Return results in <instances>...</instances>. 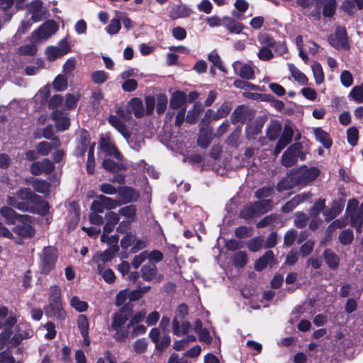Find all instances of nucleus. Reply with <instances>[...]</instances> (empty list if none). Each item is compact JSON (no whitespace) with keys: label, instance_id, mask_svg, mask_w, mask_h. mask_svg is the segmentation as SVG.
<instances>
[{"label":"nucleus","instance_id":"f257e3e1","mask_svg":"<svg viewBox=\"0 0 363 363\" xmlns=\"http://www.w3.org/2000/svg\"><path fill=\"white\" fill-rule=\"evenodd\" d=\"M7 204L21 211H28L45 215L48 213V203L28 188H21L16 193V197L9 196Z\"/></svg>","mask_w":363,"mask_h":363},{"label":"nucleus","instance_id":"f03ea898","mask_svg":"<svg viewBox=\"0 0 363 363\" xmlns=\"http://www.w3.org/2000/svg\"><path fill=\"white\" fill-rule=\"evenodd\" d=\"M128 319V315L123 310L114 313L111 328L115 330L113 337L118 341H123L128 336L127 330H122V327Z\"/></svg>","mask_w":363,"mask_h":363},{"label":"nucleus","instance_id":"7ed1b4c3","mask_svg":"<svg viewBox=\"0 0 363 363\" xmlns=\"http://www.w3.org/2000/svg\"><path fill=\"white\" fill-rule=\"evenodd\" d=\"M305 155L301 143L293 144L284 152L281 157L282 164L287 167H291L298 162V159L303 160Z\"/></svg>","mask_w":363,"mask_h":363},{"label":"nucleus","instance_id":"20e7f679","mask_svg":"<svg viewBox=\"0 0 363 363\" xmlns=\"http://www.w3.org/2000/svg\"><path fill=\"white\" fill-rule=\"evenodd\" d=\"M358 205L359 202L357 199H350L346 208V214L350 218V225L355 228L357 233H361L363 215L357 211Z\"/></svg>","mask_w":363,"mask_h":363},{"label":"nucleus","instance_id":"39448f33","mask_svg":"<svg viewBox=\"0 0 363 363\" xmlns=\"http://www.w3.org/2000/svg\"><path fill=\"white\" fill-rule=\"evenodd\" d=\"M58 29L57 23L52 20L45 22L38 30L32 33V41L39 43L46 40L55 34Z\"/></svg>","mask_w":363,"mask_h":363},{"label":"nucleus","instance_id":"423d86ee","mask_svg":"<svg viewBox=\"0 0 363 363\" xmlns=\"http://www.w3.org/2000/svg\"><path fill=\"white\" fill-rule=\"evenodd\" d=\"M71 50L69 42L63 38L57 46H49L45 50V55L48 60L53 61L69 53Z\"/></svg>","mask_w":363,"mask_h":363},{"label":"nucleus","instance_id":"0eeeda50","mask_svg":"<svg viewBox=\"0 0 363 363\" xmlns=\"http://www.w3.org/2000/svg\"><path fill=\"white\" fill-rule=\"evenodd\" d=\"M21 224L14 227L13 231L18 235L23 238H30L35 234V230L32 226L31 217L27 215H22L18 220Z\"/></svg>","mask_w":363,"mask_h":363},{"label":"nucleus","instance_id":"6e6552de","mask_svg":"<svg viewBox=\"0 0 363 363\" xmlns=\"http://www.w3.org/2000/svg\"><path fill=\"white\" fill-rule=\"evenodd\" d=\"M56 250L48 247L44 249L41 259V271L48 273L54 267L56 261Z\"/></svg>","mask_w":363,"mask_h":363},{"label":"nucleus","instance_id":"1a4fd4ad","mask_svg":"<svg viewBox=\"0 0 363 363\" xmlns=\"http://www.w3.org/2000/svg\"><path fill=\"white\" fill-rule=\"evenodd\" d=\"M54 170V165L48 159L40 162H33L30 167V171L33 175H40L43 173L50 174Z\"/></svg>","mask_w":363,"mask_h":363},{"label":"nucleus","instance_id":"9d476101","mask_svg":"<svg viewBox=\"0 0 363 363\" xmlns=\"http://www.w3.org/2000/svg\"><path fill=\"white\" fill-rule=\"evenodd\" d=\"M294 130L291 126L286 125L274 148V155H277L291 141Z\"/></svg>","mask_w":363,"mask_h":363},{"label":"nucleus","instance_id":"9b49d317","mask_svg":"<svg viewBox=\"0 0 363 363\" xmlns=\"http://www.w3.org/2000/svg\"><path fill=\"white\" fill-rule=\"evenodd\" d=\"M235 72L241 78L245 79H252L254 78V67L248 64L236 61L233 64Z\"/></svg>","mask_w":363,"mask_h":363},{"label":"nucleus","instance_id":"f8f14e48","mask_svg":"<svg viewBox=\"0 0 363 363\" xmlns=\"http://www.w3.org/2000/svg\"><path fill=\"white\" fill-rule=\"evenodd\" d=\"M319 174V170L315 167L301 169L298 172V179L296 183L307 184L313 181Z\"/></svg>","mask_w":363,"mask_h":363},{"label":"nucleus","instance_id":"ddd939ff","mask_svg":"<svg viewBox=\"0 0 363 363\" xmlns=\"http://www.w3.org/2000/svg\"><path fill=\"white\" fill-rule=\"evenodd\" d=\"M77 328L83 337V345L89 346L90 344V340L89 337V324L88 318L84 315H80L77 318Z\"/></svg>","mask_w":363,"mask_h":363},{"label":"nucleus","instance_id":"4468645a","mask_svg":"<svg viewBox=\"0 0 363 363\" xmlns=\"http://www.w3.org/2000/svg\"><path fill=\"white\" fill-rule=\"evenodd\" d=\"M51 118L56 122V128L60 131H63L69 128V119L64 112L56 110L51 114Z\"/></svg>","mask_w":363,"mask_h":363},{"label":"nucleus","instance_id":"2eb2a0df","mask_svg":"<svg viewBox=\"0 0 363 363\" xmlns=\"http://www.w3.org/2000/svg\"><path fill=\"white\" fill-rule=\"evenodd\" d=\"M193 329L197 334L200 342L210 344L212 340V337L208 329L203 328V323L201 320L196 319L193 325Z\"/></svg>","mask_w":363,"mask_h":363},{"label":"nucleus","instance_id":"dca6fc26","mask_svg":"<svg viewBox=\"0 0 363 363\" xmlns=\"http://www.w3.org/2000/svg\"><path fill=\"white\" fill-rule=\"evenodd\" d=\"M347 38L346 30L343 27H337L335 30L334 38L330 39V44L336 47L344 48L347 45Z\"/></svg>","mask_w":363,"mask_h":363},{"label":"nucleus","instance_id":"f3484780","mask_svg":"<svg viewBox=\"0 0 363 363\" xmlns=\"http://www.w3.org/2000/svg\"><path fill=\"white\" fill-rule=\"evenodd\" d=\"M191 323L188 321L179 322L177 317H174L172 320V327L173 334L180 337L186 335L191 328Z\"/></svg>","mask_w":363,"mask_h":363},{"label":"nucleus","instance_id":"a211bd4d","mask_svg":"<svg viewBox=\"0 0 363 363\" xmlns=\"http://www.w3.org/2000/svg\"><path fill=\"white\" fill-rule=\"evenodd\" d=\"M127 111L133 113L136 118H140L145 114V109L141 99L138 98L132 99L127 105Z\"/></svg>","mask_w":363,"mask_h":363},{"label":"nucleus","instance_id":"6ab92c4d","mask_svg":"<svg viewBox=\"0 0 363 363\" xmlns=\"http://www.w3.org/2000/svg\"><path fill=\"white\" fill-rule=\"evenodd\" d=\"M118 245H114L109 249L105 250L104 252L97 253L93 258L94 261L98 263V264H101L100 262H101L103 264L109 262L112 259V258L114 257L115 254L118 252Z\"/></svg>","mask_w":363,"mask_h":363},{"label":"nucleus","instance_id":"aec40b11","mask_svg":"<svg viewBox=\"0 0 363 363\" xmlns=\"http://www.w3.org/2000/svg\"><path fill=\"white\" fill-rule=\"evenodd\" d=\"M317 8L320 9L321 4H323V13L326 17H331L333 16L335 9L336 3L335 0H313Z\"/></svg>","mask_w":363,"mask_h":363},{"label":"nucleus","instance_id":"412c9836","mask_svg":"<svg viewBox=\"0 0 363 363\" xmlns=\"http://www.w3.org/2000/svg\"><path fill=\"white\" fill-rule=\"evenodd\" d=\"M100 147L103 151L111 156H113L118 160H121V155L112 143L107 138L101 140Z\"/></svg>","mask_w":363,"mask_h":363},{"label":"nucleus","instance_id":"4be33fe9","mask_svg":"<svg viewBox=\"0 0 363 363\" xmlns=\"http://www.w3.org/2000/svg\"><path fill=\"white\" fill-rule=\"evenodd\" d=\"M28 11L32 14L31 18L34 22L40 21L44 14L42 2L39 1L32 2L29 5Z\"/></svg>","mask_w":363,"mask_h":363},{"label":"nucleus","instance_id":"5701e85b","mask_svg":"<svg viewBox=\"0 0 363 363\" xmlns=\"http://www.w3.org/2000/svg\"><path fill=\"white\" fill-rule=\"evenodd\" d=\"M118 195L122 199V203H128L136 200L139 194L137 191L129 187H121L118 190Z\"/></svg>","mask_w":363,"mask_h":363},{"label":"nucleus","instance_id":"b1692460","mask_svg":"<svg viewBox=\"0 0 363 363\" xmlns=\"http://www.w3.org/2000/svg\"><path fill=\"white\" fill-rule=\"evenodd\" d=\"M105 219L106 220V224L104 227V233H109L112 232L115 228V225L119 222L118 214L113 212L109 211L105 215Z\"/></svg>","mask_w":363,"mask_h":363},{"label":"nucleus","instance_id":"393cba45","mask_svg":"<svg viewBox=\"0 0 363 363\" xmlns=\"http://www.w3.org/2000/svg\"><path fill=\"white\" fill-rule=\"evenodd\" d=\"M45 311L46 313L50 316H55L58 318H63L65 316V312L62 309L61 301L49 303Z\"/></svg>","mask_w":363,"mask_h":363},{"label":"nucleus","instance_id":"a878e982","mask_svg":"<svg viewBox=\"0 0 363 363\" xmlns=\"http://www.w3.org/2000/svg\"><path fill=\"white\" fill-rule=\"evenodd\" d=\"M52 140V145L50 143L45 141L39 143L36 146L37 152L40 155L45 156L51 151L52 146L57 147L60 145V142L57 138H54Z\"/></svg>","mask_w":363,"mask_h":363},{"label":"nucleus","instance_id":"bb28decb","mask_svg":"<svg viewBox=\"0 0 363 363\" xmlns=\"http://www.w3.org/2000/svg\"><path fill=\"white\" fill-rule=\"evenodd\" d=\"M311 195L309 194H302L294 196L282 207L283 211L289 212L292 211L296 206L306 200Z\"/></svg>","mask_w":363,"mask_h":363},{"label":"nucleus","instance_id":"cd10ccee","mask_svg":"<svg viewBox=\"0 0 363 363\" xmlns=\"http://www.w3.org/2000/svg\"><path fill=\"white\" fill-rule=\"evenodd\" d=\"M191 13V9H189L186 6L179 5L172 8L169 13V17L172 19L186 18L188 17Z\"/></svg>","mask_w":363,"mask_h":363},{"label":"nucleus","instance_id":"c85d7f7f","mask_svg":"<svg viewBox=\"0 0 363 363\" xmlns=\"http://www.w3.org/2000/svg\"><path fill=\"white\" fill-rule=\"evenodd\" d=\"M186 101V95L184 92L176 91L173 93L169 102V106L173 109L182 108Z\"/></svg>","mask_w":363,"mask_h":363},{"label":"nucleus","instance_id":"c756f323","mask_svg":"<svg viewBox=\"0 0 363 363\" xmlns=\"http://www.w3.org/2000/svg\"><path fill=\"white\" fill-rule=\"evenodd\" d=\"M33 189L38 193L43 194H48L50 193V183L43 179H34L30 182Z\"/></svg>","mask_w":363,"mask_h":363},{"label":"nucleus","instance_id":"7c9ffc66","mask_svg":"<svg viewBox=\"0 0 363 363\" xmlns=\"http://www.w3.org/2000/svg\"><path fill=\"white\" fill-rule=\"evenodd\" d=\"M314 134L316 140L320 142L325 148H329L332 145V140L329 135L320 128L314 129Z\"/></svg>","mask_w":363,"mask_h":363},{"label":"nucleus","instance_id":"2f4dec72","mask_svg":"<svg viewBox=\"0 0 363 363\" xmlns=\"http://www.w3.org/2000/svg\"><path fill=\"white\" fill-rule=\"evenodd\" d=\"M274 259V254L272 251H267L260 257L255 264V269L257 271L262 270L267 265L271 264Z\"/></svg>","mask_w":363,"mask_h":363},{"label":"nucleus","instance_id":"473e14b6","mask_svg":"<svg viewBox=\"0 0 363 363\" xmlns=\"http://www.w3.org/2000/svg\"><path fill=\"white\" fill-rule=\"evenodd\" d=\"M289 69L291 72L292 77L298 84H300L301 85H306L308 84V79L307 77L294 65L289 64Z\"/></svg>","mask_w":363,"mask_h":363},{"label":"nucleus","instance_id":"72a5a7b5","mask_svg":"<svg viewBox=\"0 0 363 363\" xmlns=\"http://www.w3.org/2000/svg\"><path fill=\"white\" fill-rule=\"evenodd\" d=\"M0 212L1 216L5 218L6 223L9 224H13L16 220H19L20 216H21L16 213L14 210L7 206L2 207Z\"/></svg>","mask_w":363,"mask_h":363},{"label":"nucleus","instance_id":"f704fd0d","mask_svg":"<svg viewBox=\"0 0 363 363\" xmlns=\"http://www.w3.org/2000/svg\"><path fill=\"white\" fill-rule=\"evenodd\" d=\"M108 121L124 138H128L129 134L125 125L117 116H111Z\"/></svg>","mask_w":363,"mask_h":363},{"label":"nucleus","instance_id":"c9c22d12","mask_svg":"<svg viewBox=\"0 0 363 363\" xmlns=\"http://www.w3.org/2000/svg\"><path fill=\"white\" fill-rule=\"evenodd\" d=\"M363 8V0H345L342 4L343 9L350 15L354 12L355 7Z\"/></svg>","mask_w":363,"mask_h":363},{"label":"nucleus","instance_id":"e433bc0d","mask_svg":"<svg viewBox=\"0 0 363 363\" xmlns=\"http://www.w3.org/2000/svg\"><path fill=\"white\" fill-rule=\"evenodd\" d=\"M118 214L126 218L130 222H133L136 216V208L133 205L126 206L119 209Z\"/></svg>","mask_w":363,"mask_h":363},{"label":"nucleus","instance_id":"4c0bfd02","mask_svg":"<svg viewBox=\"0 0 363 363\" xmlns=\"http://www.w3.org/2000/svg\"><path fill=\"white\" fill-rule=\"evenodd\" d=\"M324 259L328 266L331 269H335L339 265V258L330 250H326L324 252Z\"/></svg>","mask_w":363,"mask_h":363},{"label":"nucleus","instance_id":"58836bf2","mask_svg":"<svg viewBox=\"0 0 363 363\" xmlns=\"http://www.w3.org/2000/svg\"><path fill=\"white\" fill-rule=\"evenodd\" d=\"M349 98L358 104L363 103V83L354 86L349 94Z\"/></svg>","mask_w":363,"mask_h":363},{"label":"nucleus","instance_id":"ea45409f","mask_svg":"<svg viewBox=\"0 0 363 363\" xmlns=\"http://www.w3.org/2000/svg\"><path fill=\"white\" fill-rule=\"evenodd\" d=\"M102 264H99L97 266V272L101 274L103 277L104 280L108 284H112L114 282L116 276L113 270L107 269L103 271Z\"/></svg>","mask_w":363,"mask_h":363},{"label":"nucleus","instance_id":"a19ab883","mask_svg":"<svg viewBox=\"0 0 363 363\" xmlns=\"http://www.w3.org/2000/svg\"><path fill=\"white\" fill-rule=\"evenodd\" d=\"M142 277L147 280L151 281L156 276L157 269L154 264L144 265L142 269Z\"/></svg>","mask_w":363,"mask_h":363},{"label":"nucleus","instance_id":"79ce46f5","mask_svg":"<svg viewBox=\"0 0 363 363\" xmlns=\"http://www.w3.org/2000/svg\"><path fill=\"white\" fill-rule=\"evenodd\" d=\"M258 215H259V213H258L257 208L255 207V203L245 206L240 212V216L245 219H248Z\"/></svg>","mask_w":363,"mask_h":363},{"label":"nucleus","instance_id":"37998d69","mask_svg":"<svg viewBox=\"0 0 363 363\" xmlns=\"http://www.w3.org/2000/svg\"><path fill=\"white\" fill-rule=\"evenodd\" d=\"M311 68L316 84H320L323 83L324 81V74L320 64L315 62L313 63Z\"/></svg>","mask_w":363,"mask_h":363},{"label":"nucleus","instance_id":"c03bdc74","mask_svg":"<svg viewBox=\"0 0 363 363\" xmlns=\"http://www.w3.org/2000/svg\"><path fill=\"white\" fill-rule=\"evenodd\" d=\"M230 111V108L228 105L223 104L219 109H218L216 113H214L213 110L208 109L206 113V117H213V118L224 117L228 114Z\"/></svg>","mask_w":363,"mask_h":363},{"label":"nucleus","instance_id":"a18cd8bd","mask_svg":"<svg viewBox=\"0 0 363 363\" xmlns=\"http://www.w3.org/2000/svg\"><path fill=\"white\" fill-rule=\"evenodd\" d=\"M202 110L203 108L200 104H194L193 108L188 112L186 122L189 123H196Z\"/></svg>","mask_w":363,"mask_h":363},{"label":"nucleus","instance_id":"49530a36","mask_svg":"<svg viewBox=\"0 0 363 363\" xmlns=\"http://www.w3.org/2000/svg\"><path fill=\"white\" fill-rule=\"evenodd\" d=\"M70 305L79 312L86 311L88 308L87 303L80 300L77 296H74L71 298Z\"/></svg>","mask_w":363,"mask_h":363},{"label":"nucleus","instance_id":"de8ad7c7","mask_svg":"<svg viewBox=\"0 0 363 363\" xmlns=\"http://www.w3.org/2000/svg\"><path fill=\"white\" fill-rule=\"evenodd\" d=\"M61 301V290L56 285L52 286L49 291V303Z\"/></svg>","mask_w":363,"mask_h":363},{"label":"nucleus","instance_id":"09e8293b","mask_svg":"<svg viewBox=\"0 0 363 363\" xmlns=\"http://www.w3.org/2000/svg\"><path fill=\"white\" fill-rule=\"evenodd\" d=\"M67 86V79L63 75H58L53 82V87L57 91L65 90Z\"/></svg>","mask_w":363,"mask_h":363},{"label":"nucleus","instance_id":"8fccbe9b","mask_svg":"<svg viewBox=\"0 0 363 363\" xmlns=\"http://www.w3.org/2000/svg\"><path fill=\"white\" fill-rule=\"evenodd\" d=\"M147 341L145 338L137 340L133 344V350L136 354L145 353L147 349Z\"/></svg>","mask_w":363,"mask_h":363},{"label":"nucleus","instance_id":"3c124183","mask_svg":"<svg viewBox=\"0 0 363 363\" xmlns=\"http://www.w3.org/2000/svg\"><path fill=\"white\" fill-rule=\"evenodd\" d=\"M103 167L110 172H118L123 169V165L120 163L115 162L110 159H106L103 162Z\"/></svg>","mask_w":363,"mask_h":363},{"label":"nucleus","instance_id":"603ef678","mask_svg":"<svg viewBox=\"0 0 363 363\" xmlns=\"http://www.w3.org/2000/svg\"><path fill=\"white\" fill-rule=\"evenodd\" d=\"M99 199H102L101 201L104 203V208L106 209H113L117 206L121 205V202L117 201L104 195H99Z\"/></svg>","mask_w":363,"mask_h":363},{"label":"nucleus","instance_id":"864d4df0","mask_svg":"<svg viewBox=\"0 0 363 363\" xmlns=\"http://www.w3.org/2000/svg\"><path fill=\"white\" fill-rule=\"evenodd\" d=\"M121 21L118 18H113L111 21L108 26L106 28L108 33L110 35H114L119 32L121 30Z\"/></svg>","mask_w":363,"mask_h":363},{"label":"nucleus","instance_id":"5fc2aeb1","mask_svg":"<svg viewBox=\"0 0 363 363\" xmlns=\"http://www.w3.org/2000/svg\"><path fill=\"white\" fill-rule=\"evenodd\" d=\"M353 238V233L351 230H342L339 235L340 242L345 245L350 244Z\"/></svg>","mask_w":363,"mask_h":363},{"label":"nucleus","instance_id":"6e6d98bb","mask_svg":"<svg viewBox=\"0 0 363 363\" xmlns=\"http://www.w3.org/2000/svg\"><path fill=\"white\" fill-rule=\"evenodd\" d=\"M272 202L270 200H261L255 202V207L257 208L259 215L267 212L272 208Z\"/></svg>","mask_w":363,"mask_h":363},{"label":"nucleus","instance_id":"4d7b16f0","mask_svg":"<svg viewBox=\"0 0 363 363\" xmlns=\"http://www.w3.org/2000/svg\"><path fill=\"white\" fill-rule=\"evenodd\" d=\"M233 262L237 267H242L247 263V255L244 252H236L233 255Z\"/></svg>","mask_w":363,"mask_h":363},{"label":"nucleus","instance_id":"13d9d810","mask_svg":"<svg viewBox=\"0 0 363 363\" xmlns=\"http://www.w3.org/2000/svg\"><path fill=\"white\" fill-rule=\"evenodd\" d=\"M347 137L348 143L355 146L357 144L358 140V130L355 127H351L347 130Z\"/></svg>","mask_w":363,"mask_h":363},{"label":"nucleus","instance_id":"bf43d9fd","mask_svg":"<svg viewBox=\"0 0 363 363\" xmlns=\"http://www.w3.org/2000/svg\"><path fill=\"white\" fill-rule=\"evenodd\" d=\"M234 86L236 88L245 89V90H252L256 91L258 90V86L254 85L247 81L237 79L234 82Z\"/></svg>","mask_w":363,"mask_h":363},{"label":"nucleus","instance_id":"052dcab7","mask_svg":"<svg viewBox=\"0 0 363 363\" xmlns=\"http://www.w3.org/2000/svg\"><path fill=\"white\" fill-rule=\"evenodd\" d=\"M263 239L261 238H254L249 240L247 247L252 252L259 251L262 246Z\"/></svg>","mask_w":363,"mask_h":363},{"label":"nucleus","instance_id":"680f3d73","mask_svg":"<svg viewBox=\"0 0 363 363\" xmlns=\"http://www.w3.org/2000/svg\"><path fill=\"white\" fill-rule=\"evenodd\" d=\"M146 315V311L145 310H141L134 314L133 317L131 318L130 322L128 323L127 327H133L134 325L138 324L140 322H142Z\"/></svg>","mask_w":363,"mask_h":363},{"label":"nucleus","instance_id":"e2e57ef3","mask_svg":"<svg viewBox=\"0 0 363 363\" xmlns=\"http://www.w3.org/2000/svg\"><path fill=\"white\" fill-rule=\"evenodd\" d=\"M167 98L164 94H160L157 98L156 109L158 113H162L167 107Z\"/></svg>","mask_w":363,"mask_h":363},{"label":"nucleus","instance_id":"0e129e2a","mask_svg":"<svg viewBox=\"0 0 363 363\" xmlns=\"http://www.w3.org/2000/svg\"><path fill=\"white\" fill-rule=\"evenodd\" d=\"M340 81L343 86L346 87L350 86L353 83L352 74L347 71H343L340 74Z\"/></svg>","mask_w":363,"mask_h":363},{"label":"nucleus","instance_id":"69168bd1","mask_svg":"<svg viewBox=\"0 0 363 363\" xmlns=\"http://www.w3.org/2000/svg\"><path fill=\"white\" fill-rule=\"evenodd\" d=\"M135 242V236L132 233H127L121 240V245L122 248L126 250L130 246L133 245Z\"/></svg>","mask_w":363,"mask_h":363},{"label":"nucleus","instance_id":"338daca9","mask_svg":"<svg viewBox=\"0 0 363 363\" xmlns=\"http://www.w3.org/2000/svg\"><path fill=\"white\" fill-rule=\"evenodd\" d=\"M148 252L147 251H143L140 253L138 255L134 257L132 261V265L134 268L137 269L140 267V265L147 259Z\"/></svg>","mask_w":363,"mask_h":363},{"label":"nucleus","instance_id":"774afa93","mask_svg":"<svg viewBox=\"0 0 363 363\" xmlns=\"http://www.w3.org/2000/svg\"><path fill=\"white\" fill-rule=\"evenodd\" d=\"M78 100V95L75 96L72 94H67L65 101L64 102V106L69 109H72L76 106Z\"/></svg>","mask_w":363,"mask_h":363}]
</instances>
